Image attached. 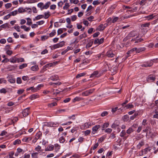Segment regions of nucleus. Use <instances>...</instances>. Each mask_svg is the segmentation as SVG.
<instances>
[{
	"mask_svg": "<svg viewBox=\"0 0 158 158\" xmlns=\"http://www.w3.org/2000/svg\"><path fill=\"white\" fill-rule=\"evenodd\" d=\"M85 73H82L78 74L77 75V76L76 77V78H78L80 77H81L82 76H84L85 75Z\"/></svg>",
	"mask_w": 158,
	"mask_h": 158,
	"instance_id": "nucleus-30",
	"label": "nucleus"
},
{
	"mask_svg": "<svg viewBox=\"0 0 158 158\" xmlns=\"http://www.w3.org/2000/svg\"><path fill=\"white\" fill-rule=\"evenodd\" d=\"M153 63L152 62H150L149 63V64H148V63L143 64L141 65L142 67H150L152 66L153 64Z\"/></svg>",
	"mask_w": 158,
	"mask_h": 158,
	"instance_id": "nucleus-22",
	"label": "nucleus"
},
{
	"mask_svg": "<svg viewBox=\"0 0 158 158\" xmlns=\"http://www.w3.org/2000/svg\"><path fill=\"white\" fill-rule=\"evenodd\" d=\"M105 27L103 26V24H101L98 27L97 30L101 31L103 30L105 28Z\"/></svg>",
	"mask_w": 158,
	"mask_h": 158,
	"instance_id": "nucleus-8",
	"label": "nucleus"
},
{
	"mask_svg": "<svg viewBox=\"0 0 158 158\" xmlns=\"http://www.w3.org/2000/svg\"><path fill=\"white\" fill-rule=\"evenodd\" d=\"M31 137H25L22 140L24 142H27L29 140H31Z\"/></svg>",
	"mask_w": 158,
	"mask_h": 158,
	"instance_id": "nucleus-21",
	"label": "nucleus"
},
{
	"mask_svg": "<svg viewBox=\"0 0 158 158\" xmlns=\"http://www.w3.org/2000/svg\"><path fill=\"white\" fill-rule=\"evenodd\" d=\"M69 6V3H65L64 6L63 7V8L64 10H67L68 9Z\"/></svg>",
	"mask_w": 158,
	"mask_h": 158,
	"instance_id": "nucleus-36",
	"label": "nucleus"
},
{
	"mask_svg": "<svg viewBox=\"0 0 158 158\" xmlns=\"http://www.w3.org/2000/svg\"><path fill=\"white\" fill-rule=\"evenodd\" d=\"M105 131L106 132H107V133H110L112 131V129L110 128H107V129H106L105 130Z\"/></svg>",
	"mask_w": 158,
	"mask_h": 158,
	"instance_id": "nucleus-63",
	"label": "nucleus"
},
{
	"mask_svg": "<svg viewBox=\"0 0 158 158\" xmlns=\"http://www.w3.org/2000/svg\"><path fill=\"white\" fill-rule=\"evenodd\" d=\"M30 109V107H28L23 111L22 113L23 116L25 117L28 115L30 113V111L29 110Z\"/></svg>",
	"mask_w": 158,
	"mask_h": 158,
	"instance_id": "nucleus-5",
	"label": "nucleus"
},
{
	"mask_svg": "<svg viewBox=\"0 0 158 158\" xmlns=\"http://www.w3.org/2000/svg\"><path fill=\"white\" fill-rule=\"evenodd\" d=\"M27 66L26 64H22L20 65L19 66V69H22L23 68L26 67Z\"/></svg>",
	"mask_w": 158,
	"mask_h": 158,
	"instance_id": "nucleus-43",
	"label": "nucleus"
},
{
	"mask_svg": "<svg viewBox=\"0 0 158 158\" xmlns=\"http://www.w3.org/2000/svg\"><path fill=\"white\" fill-rule=\"evenodd\" d=\"M77 18V16L75 15L71 16V20L73 21H75Z\"/></svg>",
	"mask_w": 158,
	"mask_h": 158,
	"instance_id": "nucleus-51",
	"label": "nucleus"
},
{
	"mask_svg": "<svg viewBox=\"0 0 158 158\" xmlns=\"http://www.w3.org/2000/svg\"><path fill=\"white\" fill-rule=\"evenodd\" d=\"M48 37L47 35H44L41 37V38L42 40H45L46 39H47Z\"/></svg>",
	"mask_w": 158,
	"mask_h": 158,
	"instance_id": "nucleus-64",
	"label": "nucleus"
},
{
	"mask_svg": "<svg viewBox=\"0 0 158 158\" xmlns=\"http://www.w3.org/2000/svg\"><path fill=\"white\" fill-rule=\"evenodd\" d=\"M27 24L28 25H31L32 23L31 19L28 18L27 19Z\"/></svg>",
	"mask_w": 158,
	"mask_h": 158,
	"instance_id": "nucleus-26",
	"label": "nucleus"
},
{
	"mask_svg": "<svg viewBox=\"0 0 158 158\" xmlns=\"http://www.w3.org/2000/svg\"><path fill=\"white\" fill-rule=\"evenodd\" d=\"M31 69L33 71H37L39 69L38 66L36 65L31 67Z\"/></svg>",
	"mask_w": 158,
	"mask_h": 158,
	"instance_id": "nucleus-12",
	"label": "nucleus"
},
{
	"mask_svg": "<svg viewBox=\"0 0 158 158\" xmlns=\"http://www.w3.org/2000/svg\"><path fill=\"white\" fill-rule=\"evenodd\" d=\"M43 5L44 4L43 3L40 2L38 4L37 6L38 7H39L41 9L43 6Z\"/></svg>",
	"mask_w": 158,
	"mask_h": 158,
	"instance_id": "nucleus-62",
	"label": "nucleus"
},
{
	"mask_svg": "<svg viewBox=\"0 0 158 158\" xmlns=\"http://www.w3.org/2000/svg\"><path fill=\"white\" fill-rule=\"evenodd\" d=\"M43 85H38L36 88L35 89V90H34L35 92H36L37 90L40 89V88L43 87Z\"/></svg>",
	"mask_w": 158,
	"mask_h": 158,
	"instance_id": "nucleus-34",
	"label": "nucleus"
},
{
	"mask_svg": "<svg viewBox=\"0 0 158 158\" xmlns=\"http://www.w3.org/2000/svg\"><path fill=\"white\" fill-rule=\"evenodd\" d=\"M118 125L117 124H115V123H113L111 127L112 128H115L118 127Z\"/></svg>",
	"mask_w": 158,
	"mask_h": 158,
	"instance_id": "nucleus-61",
	"label": "nucleus"
},
{
	"mask_svg": "<svg viewBox=\"0 0 158 158\" xmlns=\"http://www.w3.org/2000/svg\"><path fill=\"white\" fill-rule=\"evenodd\" d=\"M98 71H95L94 72V73H92L91 75L90 76V77H98L99 76H98Z\"/></svg>",
	"mask_w": 158,
	"mask_h": 158,
	"instance_id": "nucleus-7",
	"label": "nucleus"
},
{
	"mask_svg": "<svg viewBox=\"0 0 158 158\" xmlns=\"http://www.w3.org/2000/svg\"><path fill=\"white\" fill-rule=\"evenodd\" d=\"M54 149V146L52 145H50L46 149V151H50L53 150Z\"/></svg>",
	"mask_w": 158,
	"mask_h": 158,
	"instance_id": "nucleus-13",
	"label": "nucleus"
},
{
	"mask_svg": "<svg viewBox=\"0 0 158 158\" xmlns=\"http://www.w3.org/2000/svg\"><path fill=\"white\" fill-rule=\"evenodd\" d=\"M86 35L85 33H84L83 34L80 35L79 36V37L80 39H81L83 38H85L86 37Z\"/></svg>",
	"mask_w": 158,
	"mask_h": 158,
	"instance_id": "nucleus-41",
	"label": "nucleus"
},
{
	"mask_svg": "<svg viewBox=\"0 0 158 158\" xmlns=\"http://www.w3.org/2000/svg\"><path fill=\"white\" fill-rule=\"evenodd\" d=\"M156 16L154 15V14H152L146 17V18L148 19V20H150L153 19L154 17Z\"/></svg>",
	"mask_w": 158,
	"mask_h": 158,
	"instance_id": "nucleus-14",
	"label": "nucleus"
},
{
	"mask_svg": "<svg viewBox=\"0 0 158 158\" xmlns=\"http://www.w3.org/2000/svg\"><path fill=\"white\" fill-rule=\"evenodd\" d=\"M144 142L143 141H141L139 144L137 145V148L138 149H140L141 147L144 145Z\"/></svg>",
	"mask_w": 158,
	"mask_h": 158,
	"instance_id": "nucleus-23",
	"label": "nucleus"
},
{
	"mask_svg": "<svg viewBox=\"0 0 158 158\" xmlns=\"http://www.w3.org/2000/svg\"><path fill=\"white\" fill-rule=\"evenodd\" d=\"M106 137L105 136H104L102 137L98 140V142H102L104 140V139L106 138Z\"/></svg>",
	"mask_w": 158,
	"mask_h": 158,
	"instance_id": "nucleus-50",
	"label": "nucleus"
},
{
	"mask_svg": "<svg viewBox=\"0 0 158 158\" xmlns=\"http://www.w3.org/2000/svg\"><path fill=\"white\" fill-rule=\"evenodd\" d=\"M108 114V113L106 111H105L103 112L101 114V116L102 117L104 116H105L106 115Z\"/></svg>",
	"mask_w": 158,
	"mask_h": 158,
	"instance_id": "nucleus-54",
	"label": "nucleus"
},
{
	"mask_svg": "<svg viewBox=\"0 0 158 158\" xmlns=\"http://www.w3.org/2000/svg\"><path fill=\"white\" fill-rule=\"evenodd\" d=\"M129 116L127 115H124L123 117V120L124 121H127L129 119Z\"/></svg>",
	"mask_w": 158,
	"mask_h": 158,
	"instance_id": "nucleus-24",
	"label": "nucleus"
},
{
	"mask_svg": "<svg viewBox=\"0 0 158 158\" xmlns=\"http://www.w3.org/2000/svg\"><path fill=\"white\" fill-rule=\"evenodd\" d=\"M53 65V64L52 63L47 64L43 67V69H46V68H48L49 67V66L51 67Z\"/></svg>",
	"mask_w": 158,
	"mask_h": 158,
	"instance_id": "nucleus-45",
	"label": "nucleus"
},
{
	"mask_svg": "<svg viewBox=\"0 0 158 158\" xmlns=\"http://www.w3.org/2000/svg\"><path fill=\"white\" fill-rule=\"evenodd\" d=\"M21 140L20 139H18L15 140L13 143L14 145L19 144L21 143Z\"/></svg>",
	"mask_w": 158,
	"mask_h": 158,
	"instance_id": "nucleus-29",
	"label": "nucleus"
},
{
	"mask_svg": "<svg viewBox=\"0 0 158 158\" xmlns=\"http://www.w3.org/2000/svg\"><path fill=\"white\" fill-rule=\"evenodd\" d=\"M50 79L52 81L57 80L58 78L57 75H55L54 76H51L50 78Z\"/></svg>",
	"mask_w": 158,
	"mask_h": 158,
	"instance_id": "nucleus-28",
	"label": "nucleus"
},
{
	"mask_svg": "<svg viewBox=\"0 0 158 158\" xmlns=\"http://www.w3.org/2000/svg\"><path fill=\"white\" fill-rule=\"evenodd\" d=\"M50 4L51 3L50 2H48L45 5L43 6L41 8V10H42L44 9H47Z\"/></svg>",
	"mask_w": 158,
	"mask_h": 158,
	"instance_id": "nucleus-9",
	"label": "nucleus"
},
{
	"mask_svg": "<svg viewBox=\"0 0 158 158\" xmlns=\"http://www.w3.org/2000/svg\"><path fill=\"white\" fill-rule=\"evenodd\" d=\"M18 11L17 10H15V11H12L11 12H10V14H9L10 15V16H11V15L13 16H15L17 15L18 14Z\"/></svg>",
	"mask_w": 158,
	"mask_h": 158,
	"instance_id": "nucleus-27",
	"label": "nucleus"
},
{
	"mask_svg": "<svg viewBox=\"0 0 158 158\" xmlns=\"http://www.w3.org/2000/svg\"><path fill=\"white\" fill-rule=\"evenodd\" d=\"M64 44V41H62L60 42L59 43L54 45L53 46V49H55L60 47H62Z\"/></svg>",
	"mask_w": 158,
	"mask_h": 158,
	"instance_id": "nucleus-2",
	"label": "nucleus"
},
{
	"mask_svg": "<svg viewBox=\"0 0 158 158\" xmlns=\"http://www.w3.org/2000/svg\"><path fill=\"white\" fill-rule=\"evenodd\" d=\"M126 134V132H125V131L124 130H123L121 132L120 134V136L121 137H123Z\"/></svg>",
	"mask_w": 158,
	"mask_h": 158,
	"instance_id": "nucleus-56",
	"label": "nucleus"
},
{
	"mask_svg": "<svg viewBox=\"0 0 158 158\" xmlns=\"http://www.w3.org/2000/svg\"><path fill=\"white\" fill-rule=\"evenodd\" d=\"M56 34V31L55 30H53L52 32L49 34V36L50 37H52L54 36Z\"/></svg>",
	"mask_w": 158,
	"mask_h": 158,
	"instance_id": "nucleus-37",
	"label": "nucleus"
},
{
	"mask_svg": "<svg viewBox=\"0 0 158 158\" xmlns=\"http://www.w3.org/2000/svg\"><path fill=\"white\" fill-rule=\"evenodd\" d=\"M151 149L149 148H147L144 149V153L145 154H147L148 152V151H150Z\"/></svg>",
	"mask_w": 158,
	"mask_h": 158,
	"instance_id": "nucleus-59",
	"label": "nucleus"
},
{
	"mask_svg": "<svg viewBox=\"0 0 158 158\" xmlns=\"http://www.w3.org/2000/svg\"><path fill=\"white\" fill-rule=\"evenodd\" d=\"M57 105L56 102H54L50 104H49L48 105V106L50 107H52L53 106H56Z\"/></svg>",
	"mask_w": 158,
	"mask_h": 158,
	"instance_id": "nucleus-32",
	"label": "nucleus"
},
{
	"mask_svg": "<svg viewBox=\"0 0 158 158\" xmlns=\"http://www.w3.org/2000/svg\"><path fill=\"white\" fill-rule=\"evenodd\" d=\"M100 3V2H99L98 1L96 0V1H93V4L94 5H96L99 4Z\"/></svg>",
	"mask_w": 158,
	"mask_h": 158,
	"instance_id": "nucleus-58",
	"label": "nucleus"
},
{
	"mask_svg": "<svg viewBox=\"0 0 158 158\" xmlns=\"http://www.w3.org/2000/svg\"><path fill=\"white\" fill-rule=\"evenodd\" d=\"M18 11L20 13L24 12L26 11V10L25 9H23L22 7H20L18 9Z\"/></svg>",
	"mask_w": 158,
	"mask_h": 158,
	"instance_id": "nucleus-25",
	"label": "nucleus"
},
{
	"mask_svg": "<svg viewBox=\"0 0 158 158\" xmlns=\"http://www.w3.org/2000/svg\"><path fill=\"white\" fill-rule=\"evenodd\" d=\"M150 24V23H147L144 24H142L141 25V27H148Z\"/></svg>",
	"mask_w": 158,
	"mask_h": 158,
	"instance_id": "nucleus-46",
	"label": "nucleus"
},
{
	"mask_svg": "<svg viewBox=\"0 0 158 158\" xmlns=\"http://www.w3.org/2000/svg\"><path fill=\"white\" fill-rule=\"evenodd\" d=\"M109 123H105L103 125L102 130H104L105 128L109 126Z\"/></svg>",
	"mask_w": 158,
	"mask_h": 158,
	"instance_id": "nucleus-47",
	"label": "nucleus"
},
{
	"mask_svg": "<svg viewBox=\"0 0 158 158\" xmlns=\"http://www.w3.org/2000/svg\"><path fill=\"white\" fill-rule=\"evenodd\" d=\"M42 134L39 131L38 133H37L35 135V139L36 140L38 139L41 135Z\"/></svg>",
	"mask_w": 158,
	"mask_h": 158,
	"instance_id": "nucleus-19",
	"label": "nucleus"
},
{
	"mask_svg": "<svg viewBox=\"0 0 158 158\" xmlns=\"http://www.w3.org/2000/svg\"><path fill=\"white\" fill-rule=\"evenodd\" d=\"M125 107L127 109H128L131 108H133L134 107L133 105L129 104L125 106Z\"/></svg>",
	"mask_w": 158,
	"mask_h": 158,
	"instance_id": "nucleus-44",
	"label": "nucleus"
},
{
	"mask_svg": "<svg viewBox=\"0 0 158 158\" xmlns=\"http://www.w3.org/2000/svg\"><path fill=\"white\" fill-rule=\"evenodd\" d=\"M136 35V33L135 31H132L128 35V36L129 37H134Z\"/></svg>",
	"mask_w": 158,
	"mask_h": 158,
	"instance_id": "nucleus-11",
	"label": "nucleus"
},
{
	"mask_svg": "<svg viewBox=\"0 0 158 158\" xmlns=\"http://www.w3.org/2000/svg\"><path fill=\"white\" fill-rule=\"evenodd\" d=\"M12 6V4L11 3H8L5 4V7L6 9H8L11 7Z\"/></svg>",
	"mask_w": 158,
	"mask_h": 158,
	"instance_id": "nucleus-39",
	"label": "nucleus"
},
{
	"mask_svg": "<svg viewBox=\"0 0 158 158\" xmlns=\"http://www.w3.org/2000/svg\"><path fill=\"white\" fill-rule=\"evenodd\" d=\"M38 95L35 94L31 95L30 97V99L33 100L37 98Z\"/></svg>",
	"mask_w": 158,
	"mask_h": 158,
	"instance_id": "nucleus-38",
	"label": "nucleus"
},
{
	"mask_svg": "<svg viewBox=\"0 0 158 158\" xmlns=\"http://www.w3.org/2000/svg\"><path fill=\"white\" fill-rule=\"evenodd\" d=\"M44 16L43 15H39L36 16L35 18L33 19L34 21L35 20H39L44 17Z\"/></svg>",
	"mask_w": 158,
	"mask_h": 158,
	"instance_id": "nucleus-17",
	"label": "nucleus"
},
{
	"mask_svg": "<svg viewBox=\"0 0 158 158\" xmlns=\"http://www.w3.org/2000/svg\"><path fill=\"white\" fill-rule=\"evenodd\" d=\"M134 131V130L132 128V127L129 128L127 131V133L129 134L131 133V132H132Z\"/></svg>",
	"mask_w": 158,
	"mask_h": 158,
	"instance_id": "nucleus-35",
	"label": "nucleus"
},
{
	"mask_svg": "<svg viewBox=\"0 0 158 158\" xmlns=\"http://www.w3.org/2000/svg\"><path fill=\"white\" fill-rule=\"evenodd\" d=\"M59 141L60 143H63L64 142L65 140L63 136L61 137L59 139Z\"/></svg>",
	"mask_w": 158,
	"mask_h": 158,
	"instance_id": "nucleus-48",
	"label": "nucleus"
},
{
	"mask_svg": "<svg viewBox=\"0 0 158 158\" xmlns=\"http://www.w3.org/2000/svg\"><path fill=\"white\" fill-rule=\"evenodd\" d=\"M145 50V48H134L131 49L129 52L130 53L132 52L135 51L136 53H139Z\"/></svg>",
	"mask_w": 158,
	"mask_h": 158,
	"instance_id": "nucleus-1",
	"label": "nucleus"
},
{
	"mask_svg": "<svg viewBox=\"0 0 158 158\" xmlns=\"http://www.w3.org/2000/svg\"><path fill=\"white\" fill-rule=\"evenodd\" d=\"M93 43V41L90 40L89 43L86 45V48L90 47L92 45Z\"/></svg>",
	"mask_w": 158,
	"mask_h": 158,
	"instance_id": "nucleus-20",
	"label": "nucleus"
},
{
	"mask_svg": "<svg viewBox=\"0 0 158 158\" xmlns=\"http://www.w3.org/2000/svg\"><path fill=\"white\" fill-rule=\"evenodd\" d=\"M106 55L109 57H112L114 56V54L113 53L112 50H110L107 52Z\"/></svg>",
	"mask_w": 158,
	"mask_h": 158,
	"instance_id": "nucleus-6",
	"label": "nucleus"
},
{
	"mask_svg": "<svg viewBox=\"0 0 158 158\" xmlns=\"http://www.w3.org/2000/svg\"><path fill=\"white\" fill-rule=\"evenodd\" d=\"M100 127V126L99 125H96L94 127L92 128L93 131L92 133L93 132H96L97 130ZM94 133L93 134H94Z\"/></svg>",
	"mask_w": 158,
	"mask_h": 158,
	"instance_id": "nucleus-10",
	"label": "nucleus"
},
{
	"mask_svg": "<svg viewBox=\"0 0 158 158\" xmlns=\"http://www.w3.org/2000/svg\"><path fill=\"white\" fill-rule=\"evenodd\" d=\"M94 90V89H89L82 92V94L83 96H88L92 94Z\"/></svg>",
	"mask_w": 158,
	"mask_h": 158,
	"instance_id": "nucleus-3",
	"label": "nucleus"
},
{
	"mask_svg": "<svg viewBox=\"0 0 158 158\" xmlns=\"http://www.w3.org/2000/svg\"><path fill=\"white\" fill-rule=\"evenodd\" d=\"M0 92L1 93L5 94L6 93V91L4 88H2L0 90Z\"/></svg>",
	"mask_w": 158,
	"mask_h": 158,
	"instance_id": "nucleus-53",
	"label": "nucleus"
},
{
	"mask_svg": "<svg viewBox=\"0 0 158 158\" xmlns=\"http://www.w3.org/2000/svg\"><path fill=\"white\" fill-rule=\"evenodd\" d=\"M8 81L11 83H14L15 82V78H11L9 79Z\"/></svg>",
	"mask_w": 158,
	"mask_h": 158,
	"instance_id": "nucleus-40",
	"label": "nucleus"
},
{
	"mask_svg": "<svg viewBox=\"0 0 158 158\" xmlns=\"http://www.w3.org/2000/svg\"><path fill=\"white\" fill-rule=\"evenodd\" d=\"M6 80H4L3 78H0V84L2 83H6Z\"/></svg>",
	"mask_w": 158,
	"mask_h": 158,
	"instance_id": "nucleus-60",
	"label": "nucleus"
},
{
	"mask_svg": "<svg viewBox=\"0 0 158 158\" xmlns=\"http://www.w3.org/2000/svg\"><path fill=\"white\" fill-rule=\"evenodd\" d=\"M83 98H81L79 97H76L73 99V102H74L76 101H81L83 100Z\"/></svg>",
	"mask_w": 158,
	"mask_h": 158,
	"instance_id": "nucleus-15",
	"label": "nucleus"
},
{
	"mask_svg": "<svg viewBox=\"0 0 158 158\" xmlns=\"http://www.w3.org/2000/svg\"><path fill=\"white\" fill-rule=\"evenodd\" d=\"M38 154V153L37 152H34L32 154L31 156L34 158H37Z\"/></svg>",
	"mask_w": 158,
	"mask_h": 158,
	"instance_id": "nucleus-42",
	"label": "nucleus"
},
{
	"mask_svg": "<svg viewBox=\"0 0 158 158\" xmlns=\"http://www.w3.org/2000/svg\"><path fill=\"white\" fill-rule=\"evenodd\" d=\"M156 78L155 77L152 76H149L148 78V81L149 80H152L154 81L155 80Z\"/></svg>",
	"mask_w": 158,
	"mask_h": 158,
	"instance_id": "nucleus-31",
	"label": "nucleus"
},
{
	"mask_svg": "<svg viewBox=\"0 0 158 158\" xmlns=\"http://www.w3.org/2000/svg\"><path fill=\"white\" fill-rule=\"evenodd\" d=\"M50 16V14H49V12H45L44 13V18L45 19H48Z\"/></svg>",
	"mask_w": 158,
	"mask_h": 158,
	"instance_id": "nucleus-33",
	"label": "nucleus"
},
{
	"mask_svg": "<svg viewBox=\"0 0 158 158\" xmlns=\"http://www.w3.org/2000/svg\"><path fill=\"white\" fill-rule=\"evenodd\" d=\"M31 89L33 92H35L34 91L35 90V88H34V87H31L29 88H27L26 90L27 91H29Z\"/></svg>",
	"mask_w": 158,
	"mask_h": 158,
	"instance_id": "nucleus-55",
	"label": "nucleus"
},
{
	"mask_svg": "<svg viewBox=\"0 0 158 158\" xmlns=\"http://www.w3.org/2000/svg\"><path fill=\"white\" fill-rule=\"evenodd\" d=\"M63 32V31L62 29H59L57 31L58 35H60Z\"/></svg>",
	"mask_w": 158,
	"mask_h": 158,
	"instance_id": "nucleus-57",
	"label": "nucleus"
},
{
	"mask_svg": "<svg viewBox=\"0 0 158 158\" xmlns=\"http://www.w3.org/2000/svg\"><path fill=\"white\" fill-rule=\"evenodd\" d=\"M17 83L18 84H20L22 82L21 79L20 77H18L17 79Z\"/></svg>",
	"mask_w": 158,
	"mask_h": 158,
	"instance_id": "nucleus-52",
	"label": "nucleus"
},
{
	"mask_svg": "<svg viewBox=\"0 0 158 158\" xmlns=\"http://www.w3.org/2000/svg\"><path fill=\"white\" fill-rule=\"evenodd\" d=\"M90 130H87L84 131V133L85 135L86 136L89 135L90 133Z\"/></svg>",
	"mask_w": 158,
	"mask_h": 158,
	"instance_id": "nucleus-49",
	"label": "nucleus"
},
{
	"mask_svg": "<svg viewBox=\"0 0 158 158\" xmlns=\"http://www.w3.org/2000/svg\"><path fill=\"white\" fill-rule=\"evenodd\" d=\"M17 60H18V58L16 57H13L10 59V62L11 63H15L17 61Z\"/></svg>",
	"mask_w": 158,
	"mask_h": 158,
	"instance_id": "nucleus-18",
	"label": "nucleus"
},
{
	"mask_svg": "<svg viewBox=\"0 0 158 158\" xmlns=\"http://www.w3.org/2000/svg\"><path fill=\"white\" fill-rule=\"evenodd\" d=\"M104 40V39L103 38H102L100 39H95L94 41V44H98V45L101 44L102 43Z\"/></svg>",
	"mask_w": 158,
	"mask_h": 158,
	"instance_id": "nucleus-4",
	"label": "nucleus"
},
{
	"mask_svg": "<svg viewBox=\"0 0 158 158\" xmlns=\"http://www.w3.org/2000/svg\"><path fill=\"white\" fill-rule=\"evenodd\" d=\"M93 125V123H92L90 122H87L84 124L85 127L86 128H88L89 127Z\"/></svg>",
	"mask_w": 158,
	"mask_h": 158,
	"instance_id": "nucleus-16",
	"label": "nucleus"
}]
</instances>
